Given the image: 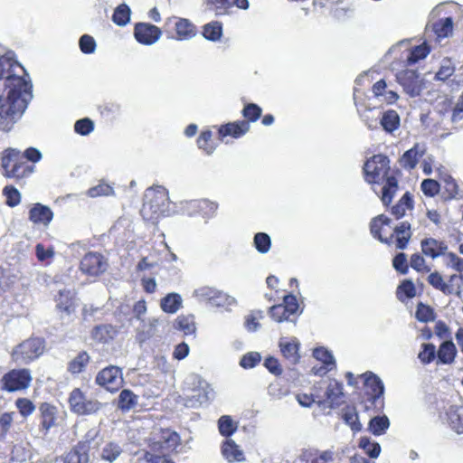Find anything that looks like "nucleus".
I'll list each match as a JSON object with an SVG mask.
<instances>
[{
	"label": "nucleus",
	"mask_w": 463,
	"mask_h": 463,
	"mask_svg": "<svg viewBox=\"0 0 463 463\" xmlns=\"http://www.w3.org/2000/svg\"><path fill=\"white\" fill-rule=\"evenodd\" d=\"M342 419L354 432H358L362 430V424L359 420L358 413L354 407H345L342 410Z\"/></svg>",
	"instance_id": "31"
},
{
	"label": "nucleus",
	"mask_w": 463,
	"mask_h": 463,
	"mask_svg": "<svg viewBox=\"0 0 463 463\" xmlns=\"http://www.w3.org/2000/svg\"><path fill=\"white\" fill-rule=\"evenodd\" d=\"M235 304H236V299L233 297L229 296L218 289H217V294L213 297V299L211 303V305L213 307H225V308L234 306Z\"/></svg>",
	"instance_id": "47"
},
{
	"label": "nucleus",
	"mask_w": 463,
	"mask_h": 463,
	"mask_svg": "<svg viewBox=\"0 0 463 463\" xmlns=\"http://www.w3.org/2000/svg\"><path fill=\"white\" fill-rule=\"evenodd\" d=\"M300 343L296 337H292L290 340L286 338H280L279 346L284 358L290 364H296L300 359L298 353Z\"/></svg>",
	"instance_id": "18"
},
{
	"label": "nucleus",
	"mask_w": 463,
	"mask_h": 463,
	"mask_svg": "<svg viewBox=\"0 0 463 463\" xmlns=\"http://www.w3.org/2000/svg\"><path fill=\"white\" fill-rule=\"evenodd\" d=\"M183 299L177 293H169L162 298L160 307L165 313L175 314L182 307Z\"/></svg>",
	"instance_id": "29"
},
{
	"label": "nucleus",
	"mask_w": 463,
	"mask_h": 463,
	"mask_svg": "<svg viewBox=\"0 0 463 463\" xmlns=\"http://www.w3.org/2000/svg\"><path fill=\"white\" fill-rule=\"evenodd\" d=\"M443 263L448 268H451L458 272H463V258L458 257L453 252H445L443 255Z\"/></svg>",
	"instance_id": "49"
},
{
	"label": "nucleus",
	"mask_w": 463,
	"mask_h": 463,
	"mask_svg": "<svg viewBox=\"0 0 463 463\" xmlns=\"http://www.w3.org/2000/svg\"><path fill=\"white\" fill-rule=\"evenodd\" d=\"M390 171V159L382 154L372 156L364 166L365 180L369 184L383 185L381 200L385 205L392 202L398 189V182Z\"/></svg>",
	"instance_id": "2"
},
{
	"label": "nucleus",
	"mask_w": 463,
	"mask_h": 463,
	"mask_svg": "<svg viewBox=\"0 0 463 463\" xmlns=\"http://www.w3.org/2000/svg\"><path fill=\"white\" fill-rule=\"evenodd\" d=\"M69 404L71 411L78 415L93 414L102 407L99 401L88 398L79 388L73 389L70 393Z\"/></svg>",
	"instance_id": "8"
},
{
	"label": "nucleus",
	"mask_w": 463,
	"mask_h": 463,
	"mask_svg": "<svg viewBox=\"0 0 463 463\" xmlns=\"http://www.w3.org/2000/svg\"><path fill=\"white\" fill-rule=\"evenodd\" d=\"M222 454L230 463L234 461L241 462L245 459L243 451L232 439H227L223 443Z\"/></svg>",
	"instance_id": "26"
},
{
	"label": "nucleus",
	"mask_w": 463,
	"mask_h": 463,
	"mask_svg": "<svg viewBox=\"0 0 463 463\" xmlns=\"http://www.w3.org/2000/svg\"><path fill=\"white\" fill-rule=\"evenodd\" d=\"M269 315L274 321L279 323L289 321V317L291 316L281 304L271 307L269 308Z\"/></svg>",
	"instance_id": "56"
},
{
	"label": "nucleus",
	"mask_w": 463,
	"mask_h": 463,
	"mask_svg": "<svg viewBox=\"0 0 463 463\" xmlns=\"http://www.w3.org/2000/svg\"><path fill=\"white\" fill-rule=\"evenodd\" d=\"M436 353L440 364H450L454 362L458 352L455 344L451 340H447L441 343Z\"/></svg>",
	"instance_id": "24"
},
{
	"label": "nucleus",
	"mask_w": 463,
	"mask_h": 463,
	"mask_svg": "<svg viewBox=\"0 0 463 463\" xmlns=\"http://www.w3.org/2000/svg\"><path fill=\"white\" fill-rule=\"evenodd\" d=\"M426 153V147L422 144H415L411 149L405 151L400 158V165L406 170H411L416 167L419 160Z\"/></svg>",
	"instance_id": "17"
},
{
	"label": "nucleus",
	"mask_w": 463,
	"mask_h": 463,
	"mask_svg": "<svg viewBox=\"0 0 463 463\" xmlns=\"http://www.w3.org/2000/svg\"><path fill=\"white\" fill-rule=\"evenodd\" d=\"M218 208V204L214 202H211L207 199L200 200V210L199 213L202 214L203 218L209 219L213 217Z\"/></svg>",
	"instance_id": "58"
},
{
	"label": "nucleus",
	"mask_w": 463,
	"mask_h": 463,
	"mask_svg": "<svg viewBox=\"0 0 463 463\" xmlns=\"http://www.w3.org/2000/svg\"><path fill=\"white\" fill-rule=\"evenodd\" d=\"M390 427V420L387 416H375L369 421L368 430L375 436L383 435Z\"/></svg>",
	"instance_id": "36"
},
{
	"label": "nucleus",
	"mask_w": 463,
	"mask_h": 463,
	"mask_svg": "<svg viewBox=\"0 0 463 463\" xmlns=\"http://www.w3.org/2000/svg\"><path fill=\"white\" fill-rule=\"evenodd\" d=\"M41 413V431L44 435L48 433L51 428L56 425L57 408L50 403H42L39 407Z\"/></svg>",
	"instance_id": "19"
},
{
	"label": "nucleus",
	"mask_w": 463,
	"mask_h": 463,
	"mask_svg": "<svg viewBox=\"0 0 463 463\" xmlns=\"http://www.w3.org/2000/svg\"><path fill=\"white\" fill-rule=\"evenodd\" d=\"M379 123L385 132L393 134L400 128L401 118L396 110L388 109L383 113Z\"/></svg>",
	"instance_id": "22"
},
{
	"label": "nucleus",
	"mask_w": 463,
	"mask_h": 463,
	"mask_svg": "<svg viewBox=\"0 0 463 463\" xmlns=\"http://www.w3.org/2000/svg\"><path fill=\"white\" fill-rule=\"evenodd\" d=\"M261 356L258 352H250L244 354L240 362V365L245 369H250L260 362Z\"/></svg>",
	"instance_id": "60"
},
{
	"label": "nucleus",
	"mask_w": 463,
	"mask_h": 463,
	"mask_svg": "<svg viewBox=\"0 0 463 463\" xmlns=\"http://www.w3.org/2000/svg\"><path fill=\"white\" fill-rule=\"evenodd\" d=\"M420 246L422 253L431 259H436L439 256L443 257L448 250V246L443 241L433 238L422 240Z\"/></svg>",
	"instance_id": "20"
},
{
	"label": "nucleus",
	"mask_w": 463,
	"mask_h": 463,
	"mask_svg": "<svg viewBox=\"0 0 463 463\" xmlns=\"http://www.w3.org/2000/svg\"><path fill=\"white\" fill-rule=\"evenodd\" d=\"M432 31L438 39L450 36L453 31V20L451 17L439 20L432 24Z\"/></svg>",
	"instance_id": "32"
},
{
	"label": "nucleus",
	"mask_w": 463,
	"mask_h": 463,
	"mask_svg": "<svg viewBox=\"0 0 463 463\" xmlns=\"http://www.w3.org/2000/svg\"><path fill=\"white\" fill-rule=\"evenodd\" d=\"M44 345L41 338H30L16 345L12 352L13 361L18 364H27L43 353Z\"/></svg>",
	"instance_id": "6"
},
{
	"label": "nucleus",
	"mask_w": 463,
	"mask_h": 463,
	"mask_svg": "<svg viewBox=\"0 0 463 463\" xmlns=\"http://www.w3.org/2000/svg\"><path fill=\"white\" fill-rule=\"evenodd\" d=\"M131 10L126 4L119 5L114 11L112 21L118 26H125L130 21Z\"/></svg>",
	"instance_id": "37"
},
{
	"label": "nucleus",
	"mask_w": 463,
	"mask_h": 463,
	"mask_svg": "<svg viewBox=\"0 0 463 463\" xmlns=\"http://www.w3.org/2000/svg\"><path fill=\"white\" fill-rule=\"evenodd\" d=\"M53 215V212L49 206L37 203L30 209L28 218L33 224H42L47 227L52 221Z\"/></svg>",
	"instance_id": "16"
},
{
	"label": "nucleus",
	"mask_w": 463,
	"mask_h": 463,
	"mask_svg": "<svg viewBox=\"0 0 463 463\" xmlns=\"http://www.w3.org/2000/svg\"><path fill=\"white\" fill-rule=\"evenodd\" d=\"M219 431L222 436L230 437L237 430V424L228 415L222 416L218 420Z\"/></svg>",
	"instance_id": "42"
},
{
	"label": "nucleus",
	"mask_w": 463,
	"mask_h": 463,
	"mask_svg": "<svg viewBox=\"0 0 463 463\" xmlns=\"http://www.w3.org/2000/svg\"><path fill=\"white\" fill-rule=\"evenodd\" d=\"M412 208V199L409 193H405L399 203L392 209V213L397 218L404 216L407 210Z\"/></svg>",
	"instance_id": "40"
},
{
	"label": "nucleus",
	"mask_w": 463,
	"mask_h": 463,
	"mask_svg": "<svg viewBox=\"0 0 463 463\" xmlns=\"http://www.w3.org/2000/svg\"><path fill=\"white\" fill-rule=\"evenodd\" d=\"M428 282L436 289L441 291L445 295H451L455 292L452 285L444 281L442 276L438 272H432L428 277Z\"/></svg>",
	"instance_id": "34"
},
{
	"label": "nucleus",
	"mask_w": 463,
	"mask_h": 463,
	"mask_svg": "<svg viewBox=\"0 0 463 463\" xmlns=\"http://www.w3.org/2000/svg\"><path fill=\"white\" fill-rule=\"evenodd\" d=\"M444 183L445 190L448 193L449 198H457L462 196L458 185L453 177L450 175H446L444 177Z\"/></svg>",
	"instance_id": "62"
},
{
	"label": "nucleus",
	"mask_w": 463,
	"mask_h": 463,
	"mask_svg": "<svg viewBox=\"0 0 463 463\" xmlns=\"http://www.w3.org/2000/svg\"><path fill=\"white\" fill-rule=\"evenodd\" d=\"M94 129V123L89 118L79 119L75 122L74 130L81 136L90 134Z\"/></svg>",
	"instance_id": "54"
},
{
	"label": "nucleus",
	"mask_w": 463,
	"mask_h": 463,
	"mask_svg": "<svg viewBox=\"0 0 463 463\" xmlns=\"http://www.w3.org/2000/svg\"><path fill=\"white\" fill-rule=\"evenodd\" d=\"M430 52V49L425 43L412 48L407 56V64L412 65L420 60L426 58Z\"/></svg>",
	"instance_id": "39"
},
{
	"label": "nucleus",
	"mask_w": 463,
	"mask_h": 463,
	"mask_svg": "<svg viewBox=\"0 0 463 463\" xmlns=\"http://www.w3.org/2000/svg\"><path fill=\"white\" fill-rule=\"evenodd\" d=\"M217 294V289L214 288L203 286L200 287L193 292V296L198 301H207L210 304L212 303L213 297Z\"/></svg>",
	"instance_id": "50"
},
{
	"label": "nucleus",
	"mask_w": 463,
	"mask_h": 463,
	"mask_svg": "<svg viewBox=\"0 0 463 463\" xmlns=\"http://www.w3.org/2000/svg\"><path fill=\"white\" fill-rule=\"evenodd\" d=\"M80 270L90 277H98L108 269V261L98 252H89L84 255L80 264Z\"/></svg>",
	"instance_id": "10"
},
{
	"label": "nucleus",
	"mask_w": 463,
	"mask_h": 463,
	"mask_svg": "<svg viewBox=\"0 0 463 463\" xmlns=\"http://www.w3.org/2000/svg\"><path fill=\"white\" fill-rule=\"evenodd\" d=\"M263 317V312L260 310L253 311L245 317L244 326L250 332H255L260 327L259 320Z\"/></svg>",
	"instance_id": "52"
},
{
	"label": "nucleus",
	"mask_w": 463,
	"mask_h": 463,
	"mask_svg": "<svg viewBox=\"0 0 463 463\" xmlns=\"http://www.w3.org/2000/svg\"><path fill=\"white\" fill-rule=\"evenodd\" d=\"M55 302L56 308L61 313V319H64L65 317H70L75 312L77 304L75 292L73 290L67 288L60 289Z\"/></svg>",
	"instance_id": "13"
},
{
	"label": "nucleus",
	"mask_w": 463,
	"mask_h": 463,
	"mask_svg": "<svg viewBox=\"0 0 463 463\" xmlns=\"http://www.w3.org/2000/svg\"><path fill=\"white\" fill-rule=\"evenodd\" d=\"M185 385L190 392L186 395L185 406L197 408L209 402L213 392L210 384L197 374H191L186 378Z\"/></svg>",
	"instance_id": "5"
},
{
	"label": "nucleus",
	"mask_w": 463,
	"mask_h": 463,
	"mask_svg": "<svg viewBox=\"0 0 463 463\" xmlns=\"http://www.w3.org/2000/svg\"><path fill=\"white\" fill-rule=\"evenodd\" d=\"M398 80L405 92L411 97H417L421 91V80L414 70H406L398 75Z\"/></svg>",
	"instance_id": "14"
},
{
	"label": "nucleus",
	"mask_w": 463,
	"mask_h": 463,
	"mask_svg": "<svg viewBox=\"0 0 463 463\" xmlns=\"http://www.w3.org/2000/svg\"><path fill=\"white\" fill-rule=\"evenodd\" d=\"M89 454L84 444H78L63 458V463H89Z\"/></svg>",
	"instance_id": "27"
},
{
	"label": "nucleus",
	"mask_w": 463,
	"mask_h": 463,
	"mask_svg": "<svg viewBox=\"0 0 463 463\" xmlns=\"http://www.w3.org/2000/svg\"><path fill=\"white\" fill-rule=\"evenodd\" d=\"M250 129V124L247 121H238L233 123H228L222 126L219 128V135L222 138L232 136L238 138L246 134Z\"/></svg>",
	"instance_id": "21"
},
{
	"label": "nucleus",
	"mask_w": 463,
	"mask_h": 463,
	"mask_svg": "<svg viewBox=\"0 0 463 463\" xmlns=\"http://www.w3.org/2000/svg\"><path fill=\"white\" fill-rule=\"evenodd\" d=\"M253 243L256 250L261 253L265 254L269 251L271 247V239L269 234L265 232H258L255 234L253 239Z\"/></svg>",
	"instance_id": "43"
},
{
	"label": "nucleus",
	"mask_w": 463,
	"mask_h": 463,
	"mask_svg": "<svg viewBox=\"0 0 463 463\" xmlns=\"http://www.w3.org/2000/svg\"><path fill=\"white\" fill-rule=\"evenodd\" d=\"M436 356V347L433 344H422V350L419 353L418 358L422 364L431 363Z\"/></svg>",
	"instance_id": "53"
},
{
	"label": "nucleus",
	"mask_w": 463,
	"mask_h": 463,
	"mask_svg": "<svg viewBox=\"0 0 463 463\" xmlns=\"http://www.w3.org/2000/svg\"><path fill=\"white\" fill-rule=\"evenodd\" d=\"M175 32L179 40H189L195 36V26L185 18H178L175 23Z\"/></svg>",
	"instance_id": "30"
},
{
	"label": "nucleus",
	"mask_w": 463,
	"mask_h": 463,
	"mask_svg": "<svg viewBox=\"0 0 463 463\" xmlns=\"http://www.w3.org/2000/svg\"><path fill=\"white\" fill-rule=\"evenodd\" d=\"M212 138V132L210 130L203 131L197 139L199 148L204 150L206 154H212L215 146L210 144Z\"/></svg>",
	"instance_id": "59"
},
{
	"label": "nucleus",
	"mask_w": 463,
	"mask_h": 463,
	"mask_svg": "<svg viewBox=\"0 0 463 463\" xmlns=\"http://www.w3.org/2000/svg\"><path fill=\"white\" fill-rule=\"evenodd\" d=\"M288 390L285 388L279 382L271 383L268 387V394L275 400H280L288 395Z\"/></svg>",
	"instance_id": "57"
},
{
	"label": "nucleus",
	"mask_w": 463,
	"mask_h": 463,
	"mask_svg": "<svg viewBox=\"0 0 463 463\" xmlns=\"http://www.w3.org/2000/svg\"><path fill=\"white\" fill-rule=\"evenodd\" d=\"M161 30L153 24L146 23H138L134 28V36L136 40L144 45H152L161 37Z\"/></svg>",
	"instance_id": "11"
},
{
	"label": "nucleus",
	"mask_w": 463,
	"mask_h": 463,
	"mask_svg": "<svg viewBox=\"0 0 463 463\" xmlns=\"http://www.w3.org/2000/svg\"><path fill=\"white\" fill-rule=\"evenodd\" d=\"M321 384L325 385V393L321 399L317 401L318 403H323L325 406L332 408L342 402L344 397L343 385L336 380H329Z\"/></svg>",
	"instance_id": "12"
},
{
	"label": "nucleus",
	"mask_w": 463,
	"mask_h": 463,
	"mask_svg": "<svg viewBox=\"0 0 463 463\" xmlns=\"http://www.w3.org/2000/svg\"><path fill=\"white\" fill-rule=\"evenodd\" d=\"M222 24L219 22H212L203 26V34L210 41H218L222 36Z\"/></svg>",
	"instance_id": "44"
},
{
	"label": "nucleus",
	"mask_w": 463,
	"mask_h": 463,
	"mask_svg": "<svg viewBox=\"0 0 463 463\" xmlns=\"http://www.w3.org/2000/svg\"><path fill=\"white\" fill-rule=\"evenodd\" d=\"M18 155H19V151L18 150L11 148V149L6 150V155L3 157L2 166L4 167V169L6 172V175L9 177H11V176L12 177H21V176H23V175L20 173V168L22 166L20 165L16 164V163L13 165V167H12V169L10 171L8 170L10 162L14 157H16Z\"/></svg>",
	"instance_id": "33"
},
{
	"label": "nucleus",
	"mask_w": 463,
	"mask_h": 463,
	"mask_svg": "<svg viewBox=\"0 0 463 463\" xmlns=\"http://www.w3.org/2000/svg\"><path fill=\"white\" fill-rule=\"evenodd\" d=\"M390 219L383 214H380L373 218L370 223L371 233L374 238H377L381 242L391 244L392 242L393 235L389 238H383L381 235L382 229L384 225L390 224Z\"/></svg>",
	"instance_id": "25"
},
{
	"label": "nucleus",
	"mask_w": 463,
	"mask_h": 463,
	"mask_svg": "<svg viewBox=\"0 0 463 463\" xmlns=\"http://www.w3.org/2000/svg\"><path fill=\"white\" fill-rule=\"evenodd\" d=\"M79 45L83 53L90 54L96 50V42L94 38L89 34H84L80 38Z\"/></svg>",
	"instance_id": "63"
},
{
	"label": "nucleus",
	"mask_w": 463,
	"mask_h": 463,
	"mask_svg": "<svg viewBox=\"0 0 463 463\" xmlns=\"http://www.w3.org/2000/svg\"><path fill=\"white\" fill-rule=\"evenodd\" d=\"M15 405H16L19 412L21 413V415L24 417H27V416L33 414V412L35 410V406L33 403V402H31L29 399H26V398L17 399L15 402Z\"/></svg>",
	"instance_id": "61"
},
{
	"label": "nucleus",
	"mask_w": 463,
	"mask_h": 463,
	"mask_svg": "<svg viewBox=\"0 0 463 463\" xmlns=\"http://www.w3.org/2000/svg\"><path fill=\"white\" fill-rule=\"evenodd\" d=\"M313 356L322 364L328 367H335V359L332 354L324 347L316 348L313 352Z\"/></svg>",
	"instance_id": "51"
},
{
	"label": "nucleus",
	"mask_w": 463,
	"mask_h": 463,
	"mask_svg": "<svg viewBox=\"0 0 463 463\" xmlns=\"http://www.w3.org/2000/svg\"><path fill=\"white\" fill-rule=\"evenodd\" d=\"M4 195L6 197V204L10 207L18 205L21 202V194L13 186H5L3 191Z\"/></svg>",
	"instance_id": "55"
},
{
	"label": "nucleus",
	"mask_w": 463,
	"mask_h": 463,
	"mask_svg": "<svg viewBox=\"0 0 463 463\" xmlns=\"http://www.w3.org/2000/svg\"><path fill=\"white\" fill-rule=\"evenodd\" d=\"M359 448L370 458H376L381 453V446L378 442L372 441L370 438L362 437L359 440Z\"/></svg>",
	"instance_id": "38"
},
{
	"label": "nucleus",
	"mask_w": 463,
	"mask_h": 463,
	"mask_svg": "<svg viewBox=\"0 0 463 463\" xmlns=\"http://www.w3.org/2000/svg\"><path fill=\"white\" fill-rule=\"evenodd\" d=\"M139 322V326L136 328V339L140 344L156 335L163 325V321L156 317H148Z\"/></svg>",
	"instance_id": "15"
},
{
	"label": "nucleus",
	"mask_w": 463,
	"mask_h": 463,
	"mask_svg": "<svg viewBox=\"0 0 463 463\" xmlns=\"http://www.w3.org/2000/svg\"><path fill=\"white\" fill-rule=\"evenodd\" d=\"M208 8L213 9L217 15L225 14L232 7V0H203Z\"/></svg>",
	"instance_id": "48"
},
{
	"label": "nucleus",
	"mask_w": 463,
	"mask_h": 463,
	"mask_svg": "<svg viewBox=\"0 0 463 463\" xmlns=\"http://www.w3.org/2000/svg\"><path fill=\"white\" fill-rule=\"evenodd\" d=\"M145 221L156 222L161 216L171 213L168 192L162 186L147 189L140 210Z\"/></svg>",
	"instance_id": "4"
},
{
	"label": "nucleus",
	"mask_w": 463,
	"mask_h": 463,
	"mask_svg": "<svg viewBox=\"0 0 463 463\" xmlns=\"http://www.w3.org/2000/svg\"><path fill=\"white\" fill-rule=\"evenodd\" d=\"M117 329L111 325H99L91 331V338L101 344H107L113 340L117 335Z\"/></svg>",
	"instance_id": "23"
},
{
	"label": "nucleus",
	"mask_w": 463,
	"mask_h": 463,
	"mask_svg": "<svg viewBox=\"0 0 463 463\" xmlns=\"http://www.w3.org/2000/svg\"><path fill=\"white\" fill-rule=\"evenodd\" d=\"M25 70L10 53L0 57V79H5V93L0 96V117L12 122L24 113L33 98L32 83L24 79Z\"/></svg>",
	"instance_id": "1"
},
{
	"label": "nucleus",
	"mask_w": 463,
	"mask_h": 463,
	"mask_svg": "<svg viewBox=\"0 0 463 463\" xmlns=\"http://www.w3.org/2000/svg\"><path fill=\"white\" fill-rule=\"evenodd\" d=\"M365 383L368 386L372 387L374 398H379L383 394L384 385L382 380L375 374L372 373L365 374Z\"/></svg>",
	"instance_id": "46"
},
{
	"label": "nucleus",
	"mask_w": 463,
	"mask_h": 463,
	"mask_svg": "<svg viewBox=\"0 0 463 463\" xmlns=\"http://www.w3.org/2000/svg\"><path fill=\"white\" fill-rule=\"evenodd\" d=\"M32 380L29 369H13L1 378V389L8 392L23 391L31 385Z\"/></svg>",
	"instance_id": "7"
},
{
	"label": "nucleus",
	"mask_w": 463,
	"mask_h": 463,
	"mask_svg": "<svg viewBox=\"0 0 463 463\" xmlns=\"http://www.w3.org/2000/svg\"><path fill=\"white\" fill-rule=\"evenodd\" d=\"M96 383L111 392L119 390L124 383L122 369L115 365L104 368L97 374Z\"/></svg>",
	"instance_id": "9"
},
{
	"label": "nucleus",
	"mask_w": 463,
	"mask_h": 463,
	"mask_svg": "<svg viewBox=\"0 0 463 463\" xmlns=\"http://www.w3.org/2000/svg\"><path fill=\"white\" fill-rule=\"evenodd\" d=\"M123 453L121 446L114 441L106 443L100 449L99 457L109 463L115 462Z\"/></svg>",
	"instance_id": "28"
},
{
	"label": "nucleus",
	"mask_w": 463,
	"mask_h": 463,
	"mask_svg": "<svg viewBox=\"0 0 463 463\" xmlns=\"http://www.w3.org/2000/svg\"><path fill=\"white\" fill-rule=\"evenodd\" d=\"M138 397L130 390L124 389L118 396V407L123 411H128L137 404Z\"/></svg>",
	"instance_id": "35"
},
{
	"label": "nucleus",
	"mask_w": 463,
	"mask_h": 463,
	"mask_svg": "<svg viewBox=\"0 0 463 463\" xmlns=\"http://www.w3.org/2000/svg\"><path fill=\"white\" fill-rule=\"evenodd\" d=\"M176 328L182 330L185 335L195 333L196 326L194 318L192 316H179L176 320Z\"/></svg>",
	"instance_id": "41"
},
{
	"label": "nucleus",
	"mask_w": 463,
	"mask_h": 463,
	"mask_svg": "<svg viewBox=\"0 0 463 463\" xmlns=\"http://www.w3.org/2000/svg\"><path fill=\"white\" fill-rule=\"evenodd\" d=\"M90 356L86 352L80 353L69 364V371L72 373H80L86 367Z\"/></svg>",
	"instance_id": "45"
},
{
	"label": "nucleus",
	"mask_w": 463,
	"mask_h": 463,
	"mask_svg": "<svg viewBox=\"0 0 463 463\" xmlns=\"http://www.w3.org/2000/svg\"><path fill=\"white\" fill-rule=\"evenodd\" d=\"M455 71L452 62L449 60L442 61L439 70L435 75V78L439 80H446L449 77H450Z\"/></svg>",
	"instance_id": "64"
},
{
	"label": "nucleus",
	"mask_w": 463,
	"mask_h": 463,
	"mask_svg": "<svg viewBox=\"0 0 463 463\" xmlns=\"http://www.w3.org/2000/svg\"><path fill=\"white\" fill-rule=\"evenodd\" d=\"M425 99L433 106L438 124L457 123L463 118V93L453 109L450 99L438 90L429 91Z\"/></svg>",
	"instance_id": "3"
}]
</instances>
